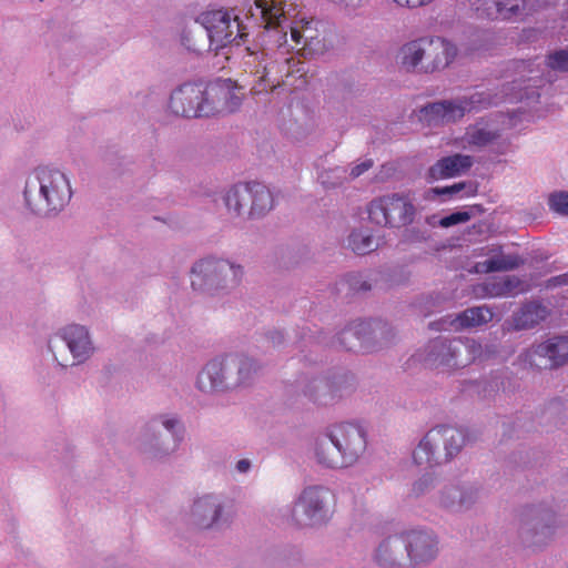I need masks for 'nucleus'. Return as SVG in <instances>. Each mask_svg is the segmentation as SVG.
I'll list each match as a JSON object with an SVG mask.
<instances>
[{
    "mask_svg": "<svg viewBox=\"0 0 568 568\" xmlns=\"http://www.w3.org/2000/svg\"><path fill=\"white\" fill-rule=\"evenodd\" d=\"M273 344L281 343L283 339V336L280 332H273L270 336Z\"/></svg>",
    "mask_w": 568,
    "mask_h": 568,
    "instance_id": "obj_46",
    "label": "nucleus"
},
{
    "mask_svg": "<svg viewBox=\"0 0 568 568\" xmlns=\"http://www.w3.org/2000/svg\"><path fill=\"white\" fill-rule=\"evenodd\" d=\"M548 316V310L540 302H529L524 304L520 310L514 314V326L516 329H527L538 325Z\"/></svg>",
    "mask_w": 568,
    "mask_h": 568,
    "instance_id": "obj_23",
    "label": "nucleus"
},
{
    "mask_svg": "<svg viewBox=\"0 0 568 568\" xmlns=\"http://www.w3.org/2000/svg\"><path fill=\"white\" fill-rule=\"evenodd\" d=\"M313 21L300 20L292 23L290 27L292 49H296L305 41V36H318L317 31L312 27Z\"/></svg>",
    "mask_w": 568,
    "mask_h": 568,
    "instance_id": "obj_28",
    "label": "nucleus"
},
{
    "mask_svg": "<svg viewBox=\"0 0 568 568\" xmlns=\"http://www.w3.org/2000/svg\"><path fill=\"white\" fill-rule=\"evenodd\" d=\"M331 2L339 6H344L345 8L356 9L362 7L368 0H329Z\"/></svg>",
    "mask_w": 568,
    "mask_h": 568,
    "instance_id": "obj_40",
    "label": "nucleus"
},
{
    "mask_svg": "<svg viewBox=\"0 0 568 568\" xmlns=\"http://www.w3.org/2000/svg\"><path fill=\"white\" fill-rule=\"evenodd\" d=\"M395 3H397L400 7L406 8H419L429 4L434 0H393Z\"/></svg>",
    "mask_w": 568,
    "mask_h": 568,
    "instance_id": "obj_37",
    "label": "nucleus"
},
{
    "mask_svg": "<svg viewBox=\"0 0 568 568\" xmlns=\"http://www.w3.org/2000/svg\"><path fill=\"white\" fill-rule=\"evenodd\" d=\"M204 28L207 38L217 47H225L231 43L240 33L237 18L232 22L229 12L223 10H213L204 12L199 18Z\"/></svg>",
    "mask_w": 568,
    "mask_h": 568,
    "instance_id": "obj_15",
    "label": "nucleus"
},
{
    "mask_svg": "<svg viewBox=\"0 0 568 568\" xmlns=\"http://www.w3.org/2000/svg\"><path fill=\"white\" fill-rule=\"evenodd\" d=\"M333 499L331 491L324 487L305 488L294 505L292 517L300 527H308L325 521L328 504Z\"/></svg>",
    "mask_w": 568,
    "mask_h": 568,
    "instance_id": "obj_13",
    "label": "nucleus"
},
{
    "mask_svg": "<svg viewBox=\"0 0 568 568\" xmlns=\"http://www.w3.org/2000/svg\"><path fill=\"white\" fill-rule=\"evenodd\" d=\"M163 426L172 432V435H175L174 428L179 425V422L174 418H165L162 422Z\"/></svg>",
    "mask_w": 568,
    "mask_h": 568,
    "instance_id": "obj_42",
    "label": "nucleus"
},
{
    "mask_svg": "<svg viewBox=\"0 0 568 568\" xmlns=\"http://www.w3.org/2000/svg\"><path fill=\"white\" fill-rule=\"evenodd\" d=\"M521 263L523 261L518 255H505L500 253L491 258L477 263L475 271L477 273L506 272L519 267Z\"/></svg>",
    "mask_w": 568,
    "mask_h": 568,
    "instance_id": "obj_26",
    "label": "nucleus"
},
{
    "mask_svg": "<svg viewBox=\"0 0 568 568\" xmlns=\"http://www.w3.org/2000/svg\"><path fill=\"white\" fill-rule=\"evenodd\" d=\"M366 325H367L366 322H359L354 327L349 326V327L345 328L341 333V337H339L341 345L345 346L347 349H352L353 345H347L346 341H349L352 338L361 339V337H359L361 329H358V327L366 326Z\"/></svg>",
    "mask_w": 568,
    "mask_h": 568,
    "instance_id": "obj_33",
    "label": "nucleus"
},
{
    "mask_svg": "<svg viewBox=\"0 0 568 568\" xmlns=\"http://www.w3.org/2000/svg\"><path fill=\"white\" fill-rule=\"evenodd\" d=\"M363 288H364V290H369V285L364 284V285H363Z\"/></svg>",
    "mask_w": 568,
    "mask_h": 568,
    "instance_id": "obj_49",
    "label": "nucleus"
},
{
    "mask_svg": "<svg viewBox=\"0 0 568 568\" xmlns=\"http://www.w3.org/2000/svg\"><path fill=\"white\" fill-rule=\"evenodd\" d=\"M498 138L496 132L476 128L467 132V141L471 145L485 146Z\"/></svg>",
    "mask_w": 568,
    "mask_h": 568,
    "instance_id": "obj_30",
    "label": "nucleus"
},
{
    "mask_svg": "<svg viewBox=\"0 0 568 568\" xmlns=\"http://www.w3.org/2000/svg\"><path fill=\"white\" fill-rule=\"evenodd\" d=\"M296 50L304 57H312L324 53L326 44L320 36H305V41Z\"/></svg>",
    "mask_w": 568,
    "mask_h": 568,
    "instance_id": "obj_29",
    "label": "nucleus"
},
{
    "mask_svg": "<svg viewBox=\"0 0 568 568\" xmlns=\"http://www.w3.org/2000/svg\"><path fill=\"white\" fill-rule=\"evenodd\" d=\"M566 285H568V272L565 274L554 276V277L549 278L547 282L548 287H557V286H566Z\"/></svg>",
    "mask_w": 568,
    "mask_h": 568,
    "instance_id": "obj_39",
    "label": "nucleus"
},
{
    "mask_svg": "<svg viewBox=\"0 0 568 568\" xmlns=\"http://www.w3.org/2000/svg\"><path fill=\"white\" fill-rule=\"evenodd\" d=\"M525 364L536 368H554L568 361V337L556 336L520 355Z\"/></svg>",
    "mask_w": 568,
    "mask_h": 568,
    "instance_id": "obj_14",
    "label": "nucleus"
},
{
    "mask_svg": "<svg viewBox=\"0 0 568 568\" xmlns=\"http://www.w3.org/2000/svg\"><path fill=\"white\" fill-rule=\"evenodd\" d=\"M250 462L247 459H241L237 462L236 464V469L240 471V473H245L250 469Z\"/></svg>",
    "mask_w": 568,
    "mask_h": 568,
    "instance_id": "obj_43",
    "label": "nucleus"
},
{
    "mask_svg": "<svg viewBox=\"0 0 568 568\" xmlns=\"http://www.w3.org/2000/svg\"><path fill=\"white\" fill-rule=\"evenodd\" d=\"M368 219L379 226L400 227L413 223L416 209L408 195L386 194L367 205Z\"/></svg>",
    "mask_w": 568,
    "mask_h": 568,
    "instance_id": "obj_8",
    "label": "nucleus"
},
{
    "mask_svg": "<svg viewBox=\"0 0 568 568\" xmlns=\"http://www.w3.org/2000/svg\"><path fill=\"white\" fill-rule=\"evenodd\" d=\"M432 478L429 477H424V478H420L417 483L414 484V491L416 494H420L425 490V488H427V486L432 483Z\"/></svg>",
    "mask_w": 568,
    "mask_h": 568,
    "instance_id": "obj_41",
    "label": "nucleus"
},
{
    "mask_svg": "<svg viewBox=\"0 0 568 568\" xmlns=\"http://www.w3.org/2000/svg\"><path fill=\"white\" fill-rule=\"evenodd\" d=\"M222 507L212 496L199 498L192 508V514L196 517V524L201 528H209L217 521Z\"/></svg>",
    "mask_w": 568,
    "mask_h": 568,
    "instance_id": "obj_24",
    "label": "nucleus"
},
{
    "mask_svg": "<svg viewBox=\"0 0 568 568\" xmlns=\"http://www.w3.org/2000/svg\"><path fill=\"white\" fill-rule=\"evenodd\" d=\"M516 70L518 71H525L530 65V62L528 61H518L515 63Z\"/></svg>",
    "mask_w": 568,
    "mask_h": 568,
    "instance_id": "obj_45",
    "label": "nucleus"
},
{
    "mask_svg": "<svg viewBox=\"0 0 568 568\" xmlns=\"http://www.w3.org/2000/svg\"><path fill=\"white\" fill-rule=\"evenodd\" d=\"M409 556V566L419 565L435 558L437 541L432 534L422 530L400 532Z\"/></svg>",
    "mask_w": 568,
    "mask_h": 568,
    "instance_id": "obj_17",
    "label": "nucleus"
},
{
    "mask_svg": "<svg viewBox=\"0 0 568 568\" xmlns=\"http://www.w3.org/2000/svg\"><path fill=\"white\" fill-rule=\"evenodd\" d=\"M287 33L283 32V36L278 39L277 50L272 57L268 53L250 52L247 55L246 64H254V69L251 73L256 77V82L252 87L254 93H262L264 91L273 90L284 82V78L292 74V63L295 64L293 55L286 57L290 50L286 48Z\"/></svg>",
    "mask_w": 568,
    "mask_h": 568,
    "instance_id": "obj_4",
    "label": "nucleus"
},
{
    "mask_svg": "<svg viewBox=\"0 0 568 568\" xmlns=\"http://www.w3.org/2000/svg\"><path fill=\"white\" fill-rule=\"evenodd\" d=\"M372 166H373V162H372L371 160L364 161V162H362L361 164L355 165V166L351 170V176H352L353 179L358 178V176H359V175H362L364 172H366L367 170H369Z\"/></svg>",
    "mask_w": 568,
    "mask_h": 568,
    "instance_id": "obj_38",
    "label": "nucleus"
},
{
    "mask_svg": "<svg viewBox=\"0 0 568 568\" xmlns=\"http://www.w3.org/2000/svg\"><path fill=\"white\" fill-rule=\"evenodd\" d=\"M515 284L513 280L506 278L505 281L495 284L490 294L495 296L508 295L513 292Z\"/></svg>",
    "mask_w": 568,
    "mask_h": 568,
    "instance_id": "obj_35",
    "label": "nucleus"
},
{
    "mask_svg": "<svg viewBox=\"0 0 568 568\" xmlns=\"http://www.w3.org/2000/svg\"><path fill=\"white\" fill-rule=\"evenodd\" d=\"M470 219V214L468 212H455L445 217H443L439 224L443 227H449L459 223H465Z\"/></svg>",
    "mask_w": 568,
    "mask_h": 568,
    "instance_id": "obj_34",
    "label": "nucleus"
},
{
    "mask_svg": "<svg viewBox=\"0 0 568 568\" xmlns=\"http://www.w3.org/2000/svg\"><path fill=\"white\" fill-rule=\"evenodd\" d=\"M194 290L209 286L210 288L235 287L242 278L243 271L240 265H234L225 260L205 258L192 267Z\"/></svg>",
    "mask_w": 568,
    "mask_h": 568,
    "instance_id": "obj_9",
    "label": "nucleus"
},
{
    "mask_svg": "<svg viewBox=\"0 0 568 568\" xmlns=\"http://www.w3.org/2000/svg\"><path fill=\"white\" fill-rule=\"evenodd\" d=\"M320 179H321L322 184L326 187L335 186L338 184V182H329L328 181V173H322Z\"/></svg>",
    "mask_w": 568,
    "mask_h": 568,
    "instance_id": "obj_44",
    "label": "nucleus"
},
{
    "mask_svg": "<svg viewBox=\"0 0 568 568\" xmlns=\"http://www.w3.org/2000/svg\"><path fill=\"white\" fill-rule=\"evenodd\" d=\"M338 171H339V169H334V170L332 171V173L336 175V173H337Z\"/></svg>",
    "mask_w": 568,
    "mask_h": 568,
    "instance_id": "obj_48",
    "label": "nucleus"
},
{
    "mask_svg": "<svg viewBox=\"0 0 568 568\" xmlns=\"http://www.w3.org/2000/svg\"><path fill=\"white\" fill-rule=\"evenodd\" d=\"M425 361L435 368H460L481 356V345L475 339L446 341L436 338L427 346Z\"/></svg>",
    "mask_w": 568,
    "mask_h": 568,
    "instance_id": "obj_6",
    "label": "nucleus"
},
{
    "mask_svg": "<svg viewBox=\"0 0 568 568\" xmlns=\"http://www.w3.org/2000/svg\"><path fill=\"white\" fill-rule=\"evenodd\" d=\"M485 3H493L496 18L503 20L521 18L531 11L526 0H485Z\"/></svg>",
    "mask_w": 568,
    "mask_h": 568,
    "instance_id": "obj_25",
    "label": "nucleus"
},
{
    "mask_svg": "<svg viewBox=\"0 0 568 568\" xmlns=\"http://www.w3.org/2000/svg\"><path fill=\"white\" fill-rule=\"evenodd\" d=\"M365 448L366 438L359 426L339 424L317 440L315 456L326 467L342 468L352 465Z\"/></svg>",
    "mask_w": 568,
    "mask_h": 568,
    "instance_id": "obj_1",
    "label": "nucleus"
},
{
    "mask_svg": "<svg viewBox=\"0 0 568 568\" xmlns=\"http://www.w3.org/2000/svg\"><path fill=\"white\" fill-rule=\"evenodd\" d=\"M231 369H237L239 384H243L248 378L251 371H255V364L250 358L236 361L235 358H226L225 361L213 359L200 372L197 377V387L202 392H214L229 388L226 383L229 378L226 374Z\"/></svg>",
    "mask_w": 568,
    "mask_h": 568,
    "instance_id": "obj_11",
    "label": "nucleus"
},
{
    "mask_svg": "<svg viewBox=\"0 0 568 568\" xmlns=\"http://www.w3.org/2000/svg\"><path fill=\"white\" fill-rule=\"evenodd\" d=\"M456 55L454 43L440 37H430L404 44L398 60L406 71L433 73L448 67Z\"/></svg>",
    "mask_w": 568,
    "mask_h": 568,
    "instance_id": "obj_3",
    "label": "nucleus"
},
{
    "mask_svg": "<svg viewBox=\"0 0 568 568\" xmlns=\"http://www.w3.org/2000/svg\"><path fill=\"white\" fill-rule=\"evenodd\" d=\"M489 104L490 101L484 97V93H474L469 98L430 103L419 110L418 118L427 125L452 123L460 120L466 112Z\"/></svg>",
    "mask_w": 568,
    "mask_h": 568,
    "instance_id": "obj_10",
    "label": "nucleus"
},
{
    "mask_svg": "<svg viewBox=\"0 0 568 568\" xmlns=\"http://www.w3.org/2000/svg\"><path fill=\"white\" fill-rule=\"evenodd\" d=\"M467 187V184L465 182L455 183L452 186H446L442 189H435V192L439 195H454L463 191Z\"/></svg>",
    "mask_w": 568,
    "mask_h": 568,
    "instance_id": "obj_36",
    "label": "nucleus"
},
{
    "mask_svg": "<svg viewBox=\"0 0 568 568\" xmlns=\"http://www.w3.org/2000/svg\"><path fill=\"white\" fill-rule=\"evenodd\" d=\"M374 562L382 568H405L409 566V556L405 548V538L402 534L389 535L384 538L373 554Z\"/></svg>",
    "mask_w": 568,
    "mask_h": 568,
    "instance_id": "obj_16",
    "label": "nucleus"
},
{
    "mask_svg": "<svg viewBox=\"0 0 568 568\" xmlns=\"http://www.w3.org/2000/svg\"><path fill=\"white\" fill-rule=\"evenodd\" d=\"M465 443L466 436L462 429L452 426H437L430 429L420 440L413 453V458L417 465L432 467L439 462L442 450L445 460H449Z\"/></svg>",
    "mask_w": 568,
    "mask_h": 568,
    "instance_id": "obj_5",
    "label": "nucleus"
},
{
    "mask_svg": "<svg viewBox=\"0 0 568 568\" xmlns=\"http://www.w3.org/2000/svg\"><path fill=\"white\" fill-rule=\"evenodd\" d=\"M348 246L358 254L365 255L378 247L377 241L366 231H353L348 236Z\"/></svg>",
    "mask_w": 568,
    "mask_h": 568,
    "instance_id": "obj_27",
    "label": "nucleus"
},
{
    "mask_svg": "<svg viewBox=\"0 0 568 568\" xmlns=\"http://www.w3.org/2000/svg\"><path fill=\"white\" fill-rule=\"evenodd\" d=\"M548 68L557 71H568V49L556 51L547 57Z\"/></svg>",
    "mask_w": 568,
    "mask_h": 568,
    "instance_id": "obj_31",
    "label": "nucleus"
},
{
    "mask_svg": "<svg viewBox=\"0 0 568 568\" xmlns=\"http://www.w3.org/2000/svg\"><path fill=\"white\" fill-rule=\"evenodd\" d=\"M549 204L554 211L568 215V193L552 194L549 199Z\"/></svg>",
    "mask_w": 568,
    "mask_h": 568,
    "instance_id": "obj_32",
    "label": "nucleus"
},
{
    "mask_svg": "<svg viewBox=\"0 0 568 568\" xmlns=\"http://www.w3.org/2000/svg\"><path fill=\"white\" fill-rule=\"evenodd\" d=\"M171 111L183 118L214 115L217 108L209 101L206 88L202 84L185 83L178 88L170 98Z\"/></svg>",
    "mask_w": 568,
    "mask_h": 568,
    "instance_id": "obj_12",
    "label": "nucleus"
},
{
    "mask_svg": "<svg viewBox=\"0 0 568 568\" xmlns=\"http://www.w3.org/2000/svg\"><path fill=\"white\" fill-rule=\"evenodd\" d=\"M62 338L73 355L77 363L83 362L91 352L89 333L84 326L70 325L63 329Z\"/></svg>",
    "mask_w": 568,
    "mask_h": 568,
    "instance_id": "obj_20",
    "label": "nucleus"
},
{
    "mask_svg": "<svg viewBox=\"0 0 568 568\" xmlns=\"http://www.w3.org/2000/svg\"><path fill=\"white\" fill-rule=\"evenodd\" d=\"M206 94L209 97V101L217 108L215 113L224 111L233 112L241 104V98L237 97L225 83L211 84L206 87Z\"/></svg>",
    "mask_w": 568,
    "mask_h": 568,
    "instance_id": "obj_22",
    "label": "nucleus"
},
{
    "mask_svg": "<svg viewBox=\"0 0 568 568\" xmlns=\"http://www.w3.org/2000/svg\"><path fill=\"white\" fill-rule=\"evenodd\" d=\"M473 165L469 155L454 154L438 160L430 168V175L435 179H446L459 175Z\"/></svg>",
    "mask_w": 568,
    "mask_h": 568,
    "instance_id": "obj_21",
    "label": "nucleus"
},
{
    "mask_svg": "<svg viewBox=\"0 0 568 568\" xmlns=\"http://www.w3.org/2000/svg\"><path fill=\"white\" fill-rule=\"evenodd\" d=\"M468 189H469V190H468V192L466 193V195H467V196L475 195V193H476V191H477L476 186H474L473 184H469V185H468Z\"/></svg>",
    "mask_w": 568,
    "mask_h": 568,
    "instance_id": "obj_47",
    "label": "nucleus"
},
{
    "mask_svg": "<svg viewBox=\"0 0 568 568\" xmlns=\"http://www.w3.org/2000/svg\"><path fill=\"white\" fill-rule=\"evenodd\" d=\"M493 320V312L487 306H476L467 308L454 318H445L438 323H432L430 328L436 331L447 329L449 327L456 331L479 326Z\"/></svg>",
    "mask_w": 568,
    "mask_h": 568,
    "instance_id": "obj_18",
    "label": "nucleus"
},
{
    "mask_svg": "<svg viewBox=\"0 0 568 568\" xmlns=\"http://www.w3.org/2000/svg\"><path fill=\"white\" fill-rule=\"evenodd\" d=\"M24 199L37 214L59 211L71 199L69 180L59 170L40 168L27 180Z\"/></svg>",
    "mask_w": 568,
    "mask_h": 568,
    "instance_id": "obj_2",
    "label": "nucleus"
},
{
    "mask_svg": "<svg viewBox=\"0 0 568 568\" xmlns=\"http://www.w3.org/2000/svg\"><path fill=\"white\" fill-rule=\"evenodd\" d=\"M255 8H250L251 17L258 16L260 26L264 29L283 28V22L286 20L285 11L281 1H266L254 0Z\"/></svg>",
    "mask_w": 568,
    "mask_h": 568,
    "instance_id": "obj_19",
    "label": "nucleus"
},
{
    "mask_svg": "<svg viewBox=\"0 0 568 568\" xmlns=\"http://www.w3.org/2000/svg\"><path fill=\"white\" fill-rule=\"evenodd\" d=\"M227 212L233 216L247 214L260 217L273 207L271 191L261 183H244L232 186L224 196Z\"/></svg>",
    "mask_w": 568,
    "mask_h": 568,
    "instance_id": "obj_7",
    "label": "nucleus"
}]
</instances>
